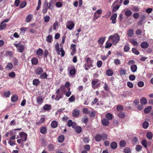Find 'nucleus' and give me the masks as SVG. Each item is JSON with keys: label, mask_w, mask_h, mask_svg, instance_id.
Masks as SVG:
<instances>
[{"label": "nucleus", "mask_w": 153, "mask_h": 153, "mask_svg": "<svg viewBox=\"0 0 153 153\" xmlns=\"http://www.w3.org/2000/svg\"><path fill=\"white\" fill-rule=\"evenodd\" d=\"M108 40H111L112 44L116 45L120 40V37L117 33H115L113 35H111L108 37Z\"/></svg>", "instance_id": "1"}, {"label": "nucleus", "mask_w": 153, "mask_h": 153, "mask_svg": "<svg viewBox=\"0 0 153 153\" xmlns=\"http://www.w3.org/2000/svg\"><path fill=\"white\" fill-rule=\"evenodd\" d=\"M55 51L57 52V54L58 55H60V52H61V56L63 57L64 56L65 54V52L63 50L62 48H60V51H59V44L58 42H57L55 45Z\"/></svg>", "instance_id": "2"}, {"label": "nucleus", "mask_w": 153, "mask_h": 153, "mask_svg": "<svg viewBox=\"0 0 153 153\" xmlns=\"http://www.w3.org/2000/svg\"><path fill=\"white\" fill-rule=\"evenodd\" d=\"M14 45L16 47L17 50L18 52L22 53L24 50L25 49V46L21 43H14Z\"/></svg>", "instance_id": "3"}, {"label": "nucleus", "mask_w": 153, "mask_h": 153, "mask_svg": "<svg viewBox=\"0 0 153 153\" xmlns=\"http://www.w3.org/2000/svg\"><path fill=\"white\" fill-rule=\"evenodd\" d=\"M85 60L86 62V63L85 64V66L87 65L88 68H90L93 66L92 65L93 61L90 58L86 56L85 58Z\"/></svg>", "instance_id": "4"}, {"label": "nucleus", "mask_w": 153, "mask_h": 153, "mask_svg": "<svg viewBox=\"0 0 153 153\" xmlns=\"http://www.w3.org/2000/svg\"><path fill=\"white\" fill-rule=\"evenodd\" d=\"M102 11L101 9H99L97 10L94 13V15L93 19L95 21L100 17L102 14Z\"/></svg>", "instance_id": "5"}, {"label": "nucleus", "mask_w": 153, "mask_h": 153, "mask_svg": "<svg viewBox=\"0 0 153 153\" xmlns=\"http://www.w3.org/2000/svg\"><path fill=\"white\" fill-rule=\"evenodd\" d=\"M69 85L70 83L69 82H67L65 83L64 86L61 85L60 88L62 90V92L64 93H65V91H64V89L66 88L67 90H70V88L69 87Z\"/></svg>", "instance_id": "6"}, {"label": "nucleus", "mask_w": 153, "mask_h": 153, "mask_svg": "<svg viewBox=\"0 0 153 153\" xmlns=\"http://www.w3.org/2000/svg\"><path fill=\"white\" fill-rule=\"evenodd\" d=\"M74 22L71 21L67 22L66 24V27L69 30H71L74 27Z\"/></svg>", "instance_id": "7"}, {"label": "nucleus", "mask_w": 153, "mask_h": 153, "mask_svg": "<svg viewBox=\"0 0 153 153\" xmlns=\"http://www.w3.org/2000/svg\"><path fill=\"white\" fill-rule=\"evenodd\" d=\"M99 81V80L98 79H95L94 80H93L92 81V87L94 88L95 89L96 88H97L100 85V83H97L96 85H95V84L97 83Z\"/></svg>", "instance_id": "8"}, {"label": "nucleus", "mask_w": 153, "mask_h": 153, "mask_svg": "<svg viewBox=\"0 0 153 153\" xmlns=\"http://www.w3.org/2000/svg\"><path fill=\"white\" fill-rule=\"evenodd\" d=\"M19 135L20 138L26 141L27 138V134L26 133L24 132H22L19 133Z\"/></svg>", "instance_id": "9"}, {"label": "nucleus", "mask_w": 153, "mask_h": 153, "mask_svg": "<svg viewBox=\"0 0 153 153\" xmlns=\"http://www.w3.org/2000/svg\"><path fill=\"white\" fill-rule=\"evenodd\" d=\"M117 17V15L116 13L113 14L111 16L110 20L112 21V23L114 24L116 22V18Z\"/></svg>", "instance_id": "10"}, {"label": "nucleus", "mask_w": 153, "mask_h": 153, "mask_svg": "<svg viewBox=\"0 0 153 153\" xmlns=\"http://www.w3.org/2000/svg\"><path fill=\"white\" fill-rule=\"evenodd\" d=\"M48 3L47 2H45L44 3L43 8L42 10V12L43 13H45L47 11L48 7Z\"/></svg>", "instance_id": "11"}, {"label": "nucleus", "mask_w": 153, "mask_h": 153, "mask_svg": "<svg viewBox=\"0 0 153 153\" xmlns=\"http://www.w3.org/2000/svg\"><path fill=\"white\" fill-rule=\"evenodd\" d=\"M35 72L36 74L40 75L43 72V70L41 67H38L35 69Z\"/></svg>", "instance_id": "12"}, {"label": "nucleus", "mask_w": 153, "mask_h": 153, "mask_svg": "<svg viewBox=\"0 0 153 153\" xmlns=\"http://www.w3.org/2000/svg\"><path fill=\"white\" fill-rule=\"evenodd\" d=\"M33 18V16L32 14L27 15L26 17L25 22L27 23L30 22Z\"/></svg>", "instance_id": "13"}, {"label": "nucleus", "mask_w": 153, "mask_h": 153, "mask_svg": "<svg viewBox=\"0 0 153 153\" xmlns=\"http://www.w3.org/2000/svg\"><path fill=\"white\" fill-rule=\"evenodd\" d=\"M80 111L78 109H74L73 113V116L74 117H78Z\"/></svg>", "instance_id": "14"}, {"label": "nucleus", "mask_w": 153, "mask_h": 153, "mask_svg": "<svg viewBox=\"0 0 153 153\" xmlns=\"http://www.w3.org/2000/svg\"><path fill=\"white\" fill-rule=\"evenodd\" d=\"M36 53L39 56H41L43 54V51L41 48H39L37 50Z\"/></svg>", "instance_id": "15"}, {"label": "nucleus", "mask_w": 153, "mask_h": 153, "mask_svg": "<svg viewBox=\"0 0 153 153\" xmlns=\"http://www.w3.org/2000/svg\"><path fill=\"white\" fill-rule=\"evenodd\" d=\"M119 72L121 76H124L126 73V71L125 69L121 68L119 70Z\"/></svg>", "instance_id": "16"}, {"label": "nucleus", "mask_w": 153, "mask_h": 153, "mask_svg": "<svg viewBox=\"0 0 153 153\" xmlns=\"http://www.w3.org/2000/svg\"><path fill=\"white\" fill-rule=\"evenodd\" d=\"M43 101V99L42 97L39 96L36 98V101L37 103L39 104H42Z\"/></svg>", "instance_id": "17"}, {"label": "nucleus", "mask_w": 153, "mask_h": 153, "mask_svg": "<svg viewBox=\"0 0 153 153\" xmlns=\"http://www.w3.org/2000/svg\"><path fill=\"white\" fill-rule=\"evenodd\" d=\"M127 33L128 37H131L134 34V31L133 29H130L127 31Z\"/></svg>", "instance_id": "18"}, {"label": "nucleus", "mask_w": 153, "mask_h": 153, "mask_svg": "<svg viewBox=\"0 0 153 153\" xmlns=\"http://www.w3.org/2000/svg\"><path fill=\"white\" fill-rule=\"evenodd\" d=\"M102 124L105 126H107L109 123L108 120L105 118L103 119L102 120Z\"/></svg>", "instance_id": "19"}, {"label": "nucleus", "mask_w": 153, "mask_h": 153, "mask_svg": "<svg viewBox=\"0 0 153 153\" xmlns=\"http://www.w3.org/2000/svg\"><path fill=\"white\" fill-rule=\"evenodd\" d=\"M32 64L33 65H36L38 63V60L36 57L33 58L31 60Z\"/></svg>", "instance_id": "20"}, {"label": "nucleus", "mask_w": 153, "mask_h": 153, "mask_svg": "<svg viewBox=\"0 0 153 153\" xmlns=\"http://www.w3.org/2000/svg\"><path fill=\"white\" fill-rule=\"evenodd\" d=\"M53 36L52 35H49L47 36L46 40L48 42L51 43L52 42Z\"/></svg>", "instance_id": "21"}, {"label": "nucleus", "mask_w": 153, "mask_h": 153, "mask_svg": "<svg viewBox=\"0 0 153 153\" xmlns=\"http://www.w3.org/2000/svg\"><path fill=\"white\" fill-rule=\"evenodd\" d=\"M152 107L150 106L147 107L146 108H145L144 110V111L145 114H148L149 113L151 110H152Z\"/></svg>", "instance_id": "22"}, {"label": "nucleus", "mask_w": 153, "mask_h": 153, "mask_svg": "<svg viewBox=\"0 0 153 153\" xmlns=\"http://www.w3.org/2000/svg\"><path fill=\"white\" fill-rule=\"evenodd\" d=\"M137 69V67L136 65H133L131 66V70L133 73L136 72Z\"/></svg>", "instance_id": "23"}, {"label": "nucleus", "mask_w": 153, "mask_h": 153, "mask_svg": "<svg viewBox=\"0 0 153 153\" xmlns=\"http://www.w3.org/2000/svg\"><path fill=\"white\" fill-rule=\"evenodd\" d=\"M58 124V123L56 121L53 120L51 122V125L52 128H55L57 126Z\"/></svg>", "instance_id": "24"}, {"label": "nucleus", "mask_w": 153, "mask_h": 153, "mask_svg": "<svg viewBox=\"0 0 153 153\" xmlns=\"http://www.w3.org/2000/svg\"><path fill=\"white\" fill-rule=\"evenodd\" d=\"M140 102L142 105H145L147 103V101L146 98L143 97L140 99Z\"/></svg>", "instance_id": "25"}, {"label": "nucleus", "mask_w": 153, "mask_h": 153, "mask_svg": "<svg viewBox=\"0 0 153 153\" xmlns=\"http://www.w3.org/2000/svg\"><path fill=\"white\" fill-rule=\"evenodd\" d=\"M149 46L148 43L146 42H143L141 44V46L143 48H146Z\"/></svg>", "instance_id": "26"}, {"label": "nucleus", "mask_w": 153, "mask_h": 153, "mask_svg": "<svg viewBox=\"0 0 153 153\" xmlns=\"http://www.w3.org/2000/svg\"><path fill=\"white\" fill-rule=\"evenodd\" d=\"M106 74L108 76H111L113 74V72L112 70L110 69H108L106 70Z\"/></svg>", "instance_id": "27"}, {"label": "nucleus", "mask_w": 153, "mask_h": 153, "mask_svg": "<svg viewBox=\"0 0 153 153\" xmlns=\"http://www.w3.org/2000/svg\"><path fill=\"white\" fill-rule=\"evenodd\" d=\"M95 140L97 142H99L102 139V136L100 134H97L95 136Z\"/></svg>", "instance_id": "28"}, {"label": "nucleus", "mask_w": 153, "mask_h": 153, "mask_svg": "<svg viewBox=\"0 0 153 153\" xmlns=\"http://www.w3.org/2000/svg\"><path fill=\"white\" fill-rule=\"evenodd\" d=\"M63 94L62 93H58L56 94L55 99L56 100H58L62 98L63 97Z\"/></svg>", "instance_id": "29"}, {"label": "nucleus", "mask_w": 153, "mask_h": 153, "mask_svg": "<svg viewBox=\"0 0 153 153\" xmlns=\"http://www.w3.org/2000/svg\"><path fill=\"white\" fill-rule=\"evenodd\" d=\"M105 37H102L99 38L98 40V42L100 44H102L105 41Z\"/></svg>", "instance_id": "30"}, {"label": "nucleus", "mask_w": 153, "mask_h": 153, "mask_svg": "<svg viewBox=\"0 0 153 153\" xmlns=\"http://www.w3.org/2000/svg\"><path fill=\"white\" fill-rule=\"evenodd\" d=\"M18 99V96L16 95H14L11 97V101L13 102H14L17 101Z\"/></svg>", "instance_id": "31"}, {"label": "nucleus", "mask_w": 153, "mask_h": 153, "mask_svg": "<svg viewBox=\"0 0 153 153\" xmlns=\"http://www.w3.org/2000/svg\"><path fill=\"white\" fill-rule=\"evenodd\" d=\"M51 106L50 105L45 104L43 108L45 110H49L51 109Z\"/></svg>", "instance_id": "32"}, {"label": "nucleus", "mask_w": 153, "mask_h": 153, "mask_svg": "<svg viewBox=\"0 0 153 153\" xmlns=\"http://www.w3.org/2000/svg\"><path fill=\"white\" fill-rule=\"evenodd\" d=\"M48 76V75L45 72L41 74L40 75V78L41 79H46L47 78Z\"/></svg>", "instance_id": "33"}, {"label": "nucleus", "mask_w": 153, "mask_h": 153, "mask_svg": "<svg viewBox=\"0 0 153 153\" xmlns=\"http://www.w3.org/2000/svg\"><path fill=\"white\" fill-rule=\"evenodd\" d=\"M110 146L111 149H115L117 147V144L115 142H113L111 143Z\"/></svg>", "instance_id": "34"}, {"label": "nucleus", "mask_w": 153, "mask_h": 153, "mask_svg": "<svg viewBox=\"0 0 153 153\" xmlns=\"http://www.w3.org/2000/svg\"><path fill=\"white\" fill-rule=\"evenodd\" d=\"M13 68V65L10 62L8 63L6 66V68L9 70H11Z\"/></svg>", "instance_id": "35"}, {"label": "nucleus", "mask_w": 153, "mask_h": 153, "mask_svg": "<svg viewBox=\"0 0 153 153\" xmlns=\"http://www.w3.org/2000/svg\"><path fill=\"white\" fill-rule=\"evenodd\" d=\"M112 115L110 113H108L106 114L105 115V117L108 120H111L112 118Z\"/></svg>", "instance_id": "36"}, {"label": "nucleus", "mask_w": 153, "mask_h": 153, "mask_svg": "<svg viewBox=\"0 0 153 153\" xmlns=\"http://www.w3.org/2000/svg\"><path fill=\"white\" fill-rule=\"evenodd\" d=\"M64 140V136L63 135H60L58 138V141L60 143H62L63 141Z\"/></svg>", "instance_id": "37"}, {"label": "nucleus", "mask_w": 153, "mask_h": 153, "mask_svg": "<svg viewBox=\"0 0 153 153\" xmlns=\"http://www.w3.org/2000/svg\"><path fill=\"white\" fill-rule=\"evenodd\" d=\"M40 132L42 134H45L46 132V128L45 127H43L41 128Z\"/></svg>", "instance_id": "38"}, {"label": "nucleus", "mask_w": 153, "mask_h": 153, "mask_svg": "<svg viewBox=\"0 0 153 153\" xmlns=\"http://www.w3.org/2000/svg\"><path fill=\"white\" fill-rule=\"evenodd\" d=\"M120 6V5H116L114 6L113 8L112 12L113 13L116 12L119 8Z\"/></svg>", "instance_id": "39"}, {"label": "nucleus", "mask_w": 153, "mask_h": 153, "mask_svg": "<svg viewBox=\"0 0 153 153\" xmlns=\"http://www.w3.org/2000/svg\"><path fill=\"white\" fill-rule=\"evenodd\" d=\"M54 148L53 145L51 144H49L48 146V149L49 151H52L54 150Z\"/></svg>", "instance_id": "40"}, {"label": "nucleus", "mask_w": 153, "mask_h": 153, "mask_svg": "<svg viewBox=\"0 0 153 153\" xmlns=\"http://www.w3.org/2000/svg\"><path fill=\"white\" fill-rule=\"evenodd\" d=\"M40 81L38 79H34L33 81V85L37 86L39 84Z\"/></svg>", "instance_id": "41"}, {"label": "nucleus", "mask_w": 153, "mask_h": 153, "mask_svg": "<svg viewBox=\"0 0 153 153\" xmlns=\"http://www.w3.org/2000/svg\"><path fill=\"white\" fill-rule=\"evenodd\" d=\"M26 5V2L25 1H22L20 3V7L21 8L25 7Z\"/></svg>", "instance_id": "42"}, {"label": "nucleus", "mask_w": 153, "mask_h": 153, "mask_svg": "<svg viewBox=\"0 0 153 153\" xmlns=\"http://www.w3.org/2000/svg\"><path fill=\"white\" fill-rule=\"evenodd\" d=\"M75 129L76 132L77 133H80L82 130L81 128L79 126H77Z\"/></svg>", "instance_id": "43"}, {"label": "nucleus", "mask_w": 153, "mask_h": 153, "mask_svg": "<svg viewBox=\"0 0 153 153\" xmlns=\"http://www.w3.org/2000/svg\"><path fill=\"white\" fill-rule=\"evenodd\" d=\"M147 137V138L149 139H151L153 136L152 133L151 132H148L146 134Z\"/></svg>", "instance_id": "44"}, {"label": "nucleus", "mask_w": 153, "mask_h": 153, "mask_svg": "<svg viewBox=\"0 0 153 153\" xmlns=\"http://www.w3.org/2000/svg\"><path fill=\"white\" fill-rule=\"evenodd\" d=\"M126 144V141L124 140L121 141L120 143V145L121 147H125Z\"/></svg>", "instance_id": "45"}, {"label": "nucleus", "mask_w": 153, "mask_h": 153, "mask_svg": "<svg viewBox=\"0 0 153 153\" xmlns=\"http://www.w3.org/2000/svg\"><path fill=\"white\" fill-rule=\"evenodd\" d=\"M82 111L84 113L86 114H89L90 112V111L87 108H83L82 109Z\"/></svg>", "instance_id": "46"}, {"label": "nucleus", "mask_w": 153, "mask_h": 153, "mask_svg": "<svg viewBox=\"0 0 153 153\" xmlns=\"http://www.w3.org/2000/svg\"><path fill=\"white\" fill-rule=\"evenodd\" d=\"M132 12L131 11L129 10H128L125 12V14L127 16H129L132 14Z\"/></svg>", "instance_id": "47"}, {"label": "nucleus", "mask_w": 153, "mask_h": 153, "mask_svg": "<svg viewBox=\"0 0 153 153\" xmlns=\"http://www.w3.org/2000/svg\"><path fill=\"white\" fill-rule=\"evenodd\" d=\"M59 22L57 21H56L55 22L53 23V27L54 30H56V27L59 25Z\"/></svg>", "instance_id": "48"}, {"label": "nucleus", "mask_w": 153, "mask_h": 153, "mask_svg": "<svg viewBox=\"0 0 153 153\" xmlns=\"http://www.w3.org/2000/svg\"><path fill=\"white\" fill-rule=\"evenodd\" d=\"M124 152L125 153H131V151L130 148L126 147L124 149Z\"/></svg>", "instance_id": "49"}, {"label": "nucleus", "mask_w": 153, "mask_h": 153, "mask_svg": "<svg viewBox=\"0 0 153 153\" xmlns=\"http://www.w3.org/2000/svg\"><path fill=\"white\" fill-rule=\"evenodd\" d=\"M4 95L6 97H9L10 95V91H7L4 92Z\"/></svg>", "instance_id": "50"}, {"label": "nucleus", "mask_w": 153, "mask_h": 153, "mask_svg": "<svg viewBox=\"0 0 153 153\" xmlns=\"http://www.w3.org/2000/svg\"><path fill=\"white\" fill-rule=\"evenodd\" d=\"M149 126V123L145 121L143 123V127L144 129L147 128Z\"/></svg>", "instance_id": "51"}, {"label": "nucleus", "mask_w": 153, "mask_h": 153, "mask_svg": "<svg viewBox=\"0 0 153 153\" xmlns=\"http://www.w3.org/2000/svg\"><path fill=\"white\" fill-rule=\"evenodd\" d=\"M114 63L116 65H118L120 64V60L117 59L114 60Z\"/></svg>", "instance_id": "52"}, {"label": "nucleus", "mask_w": 153, "mask_h": 153, "mask_svg": "<svg viewBox=\"0 0 153 153\" xmlns=\"http://www.w3.org/2000/svg\"><path fill=\"white\" fill-rule=\"evenodd\" d=\"M75 99V96L74 95H72L68 99V100L70 102H73L74 101Z\"/></svg>", "instance_id": "53"}, {"label": "nucleus", "mask_w": 153, "mask_h": 153, "mask_svg": "<svg viewBox=\"0 0 153 153\" xmlns=\"http://www.w3.org/2000/svg\"><path fill=\"white\" fill-rule=\"evenodd\" d=\"M6 24L4 23L3 22L1 23L0 25V30L4 29L6 27Z\"/></svg>", "instance_id": "54"}, {"label": "nucleus", "mask_w": 153, "mask_h": 153, "mask_svg": "<svg viewBox=\"0 0 153 153\" xmlns=\"http://www.w3.org/2000/svg\"><path fill=\"white\" fill-rule=\"evenodd\" d=\"M142 145L145 148L147 147V142L145 140H143L141 142Z\"/></svg>", "instance_id": "55"}, {"label": "nucleus", "mask_w": 153, "mask_h": 153, "mask_svg": "<svg viewBox=\"0 0 153 153\" xmlns=\"http://www.w3.org/2000/svg\"><path fill=\"white\" fill-rule=\"evenodd\" d=\"M142 149V146L141 145H137L136 146L135 149L137 152H140Z\"/></svg>", "instance_id": "56"}, {"label": "nucleus", "mask_w": 153, "mask_h": 153, "mask_svg": "<svg viewBox=\"0 0 153 153\" xmlns=\"http://www.w3.org/2000/svg\"><path fill=\"white\" fill-rule=\"evenodd\" d=\"M112 45V44L111 43H109L107 41L105 43V48H108L111 47Z\"/></svg>", "instance_id": "57"}, {"label": "nucleus", "mask_w": 153, "mask_h": 153, "mask_svg": "<svg viewBox=\"0 0 153 153\" xmlns=\"http://www.w3.org/2000/svg\"><path fill=\"white\" fill-rule=\"evenodd\" d=\"M118 116L120 118H123L125 116V113L123 112H120L118 114Z\"/></svg>", "instance_id": "58"}, {"label": "nucleus", "mask_w": 153, "mask_h": 153, "mask_svg": "<svg viewBox=\"0 0 153 153\" xmlns=\"http://www.w3.org/2000/svg\"><path fill=\"white\" fill-rule=\"evenodd\" d=\"M130 48L128 44H126L125 45L124 48V50L126 52L128 51L129 49Z\"/></svg>", "instance_id": "59"}, {"label": "nucleus", "mask_w": 153, "mask_h": 153, "mask_svg": "<svg viewBox=\"0 0 153 153\" xmlns=\"http://www.w3.org/2000/svg\"><path fill=\"white\" fill-rule=\"evenodd\" d=\"M50 18L49 16H46L44 17V19L45 22H48L50 19Z\"/></svg>", "instance_id": "60"}, {"label": "nucleus", "mask_w": 153, "mask_h": 153, "mask_svg": "<svg viewBox=\"0 0 153 153\" xmlns=\"http://www.w3.org/2000/svg\"><path fill=\"white\" fill-rule=\"evenodd\" d=\"M117 109L118 111H120L123 110V107L121 105H119L117 106Z\"/></svg>", "instance_id": "61"}, {"label": "nucleus", "mask_w": 153, "mask_h": 153, "mask_svg": "<svg viewBox=\"0 0 153 153\" xmlns=\"http://www.w3.org/2000/svg\"><path fill=\"white\" fill-rule=\"evenodd\" d=\"M144 84L143 81H139L137 83L138 86L140 87H142L144 85Z\"/></svg>", "instance_id": "62"}, {"label": "nucleus", "mask_w": 153, "mask_h": 153, "mask_svg": "<svg viewBox=\"0 0 153 153\" xmlns=\"http://www.w3.org/2000/svg\"><path fill=\"white\" fill-rule=\"evenodd\" d=\"M25 141H26L21 138L17 140V142L19 144H22L24 143V142Z\"/></svg>", "instance_id": "63"}, {"label": "nucleus", "mask_w": 153, "mask_h": 153, "mask_svg": "<svg viewBox=\"0 0 153 153\" xmlns=\"http://www.w3.org/2000/svg\"><path fill=\"white\" fill-rule=\"evenodd\" d=\"M73 123L71 120H69L67 122V126L70 127L72 126Z\"/></svg>", "instance_id": "64"}]
</instances>
